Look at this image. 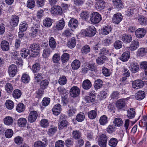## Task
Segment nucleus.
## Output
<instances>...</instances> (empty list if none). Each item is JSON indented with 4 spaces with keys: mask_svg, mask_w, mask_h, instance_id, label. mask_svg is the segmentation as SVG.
<instances>
[{
    "mask_svg": "<svg viewBox=\"0 0 147 147\" xmlns=\"http://www.w3.org/2000/svg\"><path fill=\"white\" fill-rule=\"evenodd\" d=\"M80 66V62L78 60H74L71 63L72 69L74 70L78 69Z\"/></svg>",
    "mask_w": 147,
    "mask_h": 147,
    "instance_id": "obj_33",
    "label": "nucleus"
},
{
    "mask_svg": "<svg viewBox=\"0 0 147 147\" xmlns=\"http://www.w3.org/2000/svg\"><path fill=\"white\" fill-rule=\"evenodd\" d=\"M118 143V141L116 138H113L110 139L109 142V145L111 147H115Z\"/></svg>",
    "mask_w": 147,
    "mask_h": 147,
    "instance_id": "obj_53",
    "label": "nucleus"
},
{
    "mask_svg": "<svg viewBox=\"0 0 147 147\" xmlns=\"http://www.w3.org/2000/svg\"><path fill=\"white\" fill-rule=\"evenodd\" d=\"M60 59L59 55L58 53H55L54 55L52 57L53 62L55 63H57Z\"/></svg>",
    "mask_w": 147,
    "mask_h": 147,
    "instance_id": "obj_60",
    "label": "nucleus"
},
{
    "mask_svg": "<svg viewBox=\"0 0 147 147\" xmlns=\"http://www.w3.org/2000/svg\"><path fill=\"white\" fill-rule=\"evenodd\" d=\"M103 82L100 79H98L95 81L94 86L95 89L98 90L101 88L102 86Z\"/></svg>",
    "mask_w": 147,
    "mask_h": 147,
    "instance_id": "obj_30",
    "label": "nucleus"
},
{
    "mask_svg": "<svg viewBox=\"0 0 147 147\" xmlns=\"http://www.w3.org/2000/svg\"><path fill=\"white\" fill-rule=\"evenodd\" d=\"M139 45V42L137 40H134L131 42L129 49L131 51L135 50L137 49Z\"/></svg>",
    "mask_w": 147,
    "mask_h": 147,
    "instance_id": "obj_21",
    "label": "nucleus"
},
{
    "mask_svg": "<svg viewBox=\"0 0 147 147\" xmlns=\"http://www.w3.org/2000/svg\"><path fill=\"white\" fill-rule=\"evenodd\" d=\"M40 65L38 63H35L33 65L32 67V69L34 73H36L40 69Z\"/></svg>",
    "mask_w": 147,
    "mask_h": 147,
    "instance_id": "obj_63",
    "label": "nucleus"
},
{
    "mask_svg": "<svg viewBox=\"0 0 147 147\" xmlns=\"http://www.w3.org/2000/svg\"><path fill=\"white\" fill-rule=\"evenodd\" d=\"M108 137L104 134L99 136L98 139V143L100 147H106Z\"/></svg>",
    "mask_w": 147,
    "mask_h": 147,
    "instance_id": "obj_3",
    "label": "nucleus"
},
{
    "mask_svg": "<svg viewBox=\"0 0 147 147\" xmlns=\"http://www.w3.org/2000/svg\"><path fill=\"white\" fill-rule=\"evenodd\" d=\"M1 47L2 50L5 51L8 50L9 49V42L6 40H3L1 43Z\"/></svg>",
    "mask_w": 147,
    "mask_h": 147,
    "instance_id": "obj_24",
    "label": "nucleus"
},
{
    "mask_svg": "<svg viewBox=\"0 0 147 147\" xmlns=\"http://www.w3.org/2000/svg\"><path fill=\"white\" fill-rule=\"evenodd\" d=\"M65 23V21L63 19H62L61 20L58 22L56 25L57 29L58 30H62L64 27Z\"/></svg>",
    "mask_w": 147,
    "mask_h": 147,
    "instance_id": "obj_29",
    "label": "nucleus"
},
{
    "mask_svg": "<svg viewBox=\"0 0 147 147\" xmlns=\"http://www.w3.org/2000/svg\"><path fill=\"white\" fill-rule=\"evenodd\" d=\"M90 51V48L88 45H85L82 47L81 49L82 53L83 54H86Z\"/></svg>",
    "mask_w": 147,
    "mask_h": 147,
    "instance_id": "obj_62",
    "label": "nucleus"
},
{
    "mask_svg": "<svg viewBox=\"0 0 147 147\" xmlns=\"http://www.w3.org/2000/svg\"><path fill=\"white\" fill-rule=\"evenodd\" d=\"M130 53L129 51H125L123 53L120 57V59L123 62H126L130 57Z\"/></svg>",
    "mask_w": 147,
    "mask_h": 147,
    "instance_id": "obj_16",
    "label": "nucleus"
},
{
    "mask_svg": "<svg viewBox=\"0 0 147 147\" xmlns=\"http://www.w3.org/2000/svg\"><path fill=\"white\" fill-rule=\"evenodd\" d=\"M30 53L29 50L26 48H23L21 50L20 53L21 56L25 58L27 57Z\"/></svg>",
    "mask_w": 147,
    "mask_h": 147,
    "instance_id": "obj_41",
    "label": "nucleus"
},
{
    "mask_svg": "<svg viewBox=\"0 0 147 147\" xmlns=\"http://www.w3.org/2000/svg\"><path fill=\"white\" fill-rule=\"evenodd\" d=\"M49 84L48 80L46 79L42 81L40 84V88L43 90L46 88Z\"/></svg>",
    "mask_w": 147,
    "mask_h": 147,
    "instance_id": "obj_51",
    "label": "nucleus"
},
{
    "mask_svg": "<svg viewBox=\"0 0 147 147\" xmlns=\"http://www.w3.org/2000/svg\"><path fill=\"white\" fill-rule=\"evenodd\" d=\"M105 2L103 0H98L96 1L95 7L97 9H102L105 7Z\"/></svg>",
    "mask_w": 147,
    "mask_h": 147,
    "instance_id": "obj_19",
    "label": "nucleus"
},
{
    "mask_svg": "<svg viewBox=\"0 0 147 147\" xmlns=\"http://www.w3.org/2000/svg\"><path fill=\"white\" fill-rule=\"evenodd\" d=\"M43 78V75L41 73H36L34 74V79L37 83H39Z\"/></svg>",
    "mask_w": 147,
    "mask_h": 147,
    "instance_id": "obj_47",
    "label": "nucleus"
},
{
    "mask_svg": "<svg viewBox=\"0 0 147 147\" xmlns=\"http://www.w3.org/2000/svg\"><path fill=\"white\" fill-rule=\"evenodd\" d=\"M30 79V77L28 75L26 74H23L22 77V80L23 82L25 83H28L29 82Z\"/></svg>",
    "mask_w": 147,
    "mask_h": 147,
    "instance_id": "obj_61",
    "label": "nucleus"
},
{
    "mask_svg": "<svg viewBox=\"0 0 147 147\" xmlns=\"http://www.w3.org/2000/svg\"><path fill=\"white\" fill-rule=\"evenodd\" d=\"M60 122L59 123L58 128L59 129H62L66 127L68 124L67 121L65 120L64 115L61 116L59 119Z\"/></svg>",
    "mask_w": 147,
    "mask_h": 147,
    "instance_id": "obj_7",
    "label": "nucleus"
},
{
    "mask_svg": "<svg viewBox=\"0 0 147 147\" xmlns=\"http://www.w3.org/2000/svg\"><path fill=\"white\" fill-rule=\"evenodd\" d=\"M138 22L142 25H147V18L144 16L139 17L138 19Z\"/></svg>",
    "mask_w": 147,
    "mask_h": 147,
    "instance_id": "obj_42",
    "label": "nucleus"
},
{
    "mask_svg": "<svg viewBox=\"0 0 147 147\" xmlns=\"http://www.w3.org/2000/svg\"><path fill=\"white\" fill-rule=\"evenodd\" d=\"M22 92L19 89H16L13 92V96L15 99H18L20 98Z\"/></svg>",
    "mask_w": 147,
    "mask_h": 147,
    "instance_id": "obj_35",
    "label": "nucleus"
},
{
    "mask_svg": "<svg viewBox=\"0 0 147 147\" xmlns=\"http://www.w3.org/2000/svg\"><path fill=\"white\" fill-rule=\"evenodd\" d=\"M3 121L4 123L8 125H11L13 122L12 117L9 116L6 117Z\"/></svg>",
    "mask_w": 147,
    "mask_h": 147,
    "instance_id": "obj_39",
    "label": "nucleus"
},
{
    "mask_svg": "<svg viewBox=\"0 0 147 147\" xmlns=\"http://www.w3.org/2000/svg\"><path fill=\"white\" fill-rule=\"evenodd\" d=\"M72 136L73 138L76 140L80 139L81 136V133L78 131H73L72 132Z\"/></svg>",
    "mask_w": 147,
    "mask_h": 147,
    "instance_id": "obj_54",
    "label": "nucleus"
},
{
    "mask_svg": "<svg viewBox=\"0 0 147 147\" xmlns=\"http://www.w3.org/2000/svg\"><path fill=\"white\" fill-rule=\"evenodd\" d=\"M78 22L76 19L72 18L69 21L68 25L72 30H74L76 28L78 25Z\"/></svg>",
    "mask_w": 147,
    "mask_h": 147,
    "instance_id": "obj_10",
    "label": "nucleus"
},
{
    "mask_svg": "<svg viewBox=\"0 0 147 147\" xmlns=\"http://www.w3.org/2000/svg\"><path fill=\"white\" fill-rule=\"evenodd\" d=\"M140 67L141 68L144 69L145 75L147 76V62L143 61L141 62Z\"/></svg>",
    "mask_w": 147,
    "mask_h": 147,
    "instance_id": "obj_64",
    "label": "nucleus"
},
{
    "mask_svg": "<svg viewBox=\"0 0 147 147\" xmlns=\"http://www.w3.org/2000/svg\"><path fill=\"white\" fill-rule=\"evenodd\" d=\"M136 115V112L134 109L133 108L129 109L127 111V116L129 119L134 118Z\"/></svg>",
    "mask_w": 147,
    "mask_h": 147,
    "instance_id": "obj_34",
    "label": "nucleus"
},
{
    "mask_svg": "<svg viewBox=\"0 0 147 147\" xmlns=\"http://www.w3.org/2000/svg\"><path fill=\"white\" fill-rule=\"evenodd\" d=\"M61 106L59 104H56L52 109L53 113L56 115L59 114L61 110Z\"/></svg>",
    "mask_w": 147,
    "mask_h": 147,
    "instance_id": "obj_17",
    "label": "nucleus"
},
{
    "mask_svg": "<svg viewBox=\"0 0 147 147\" xmlns=\"http://www.w3.org/2000/svg\"><path fill=\"white\" fill-rule=\"evenodd\" d=\"M49 43L50 47L52 49H54L56 48L57 43L53 37H50L49 38Z\"/></svg>",
    "mask_w": 147,
    "mask_h": 147,
    "instance_id": "obj_28",
    "label": "nucleus"
},
{
    "mask_svg": "<svg viewBox=\"0 0 147 147\" xmlns=\"http://www.w3.org/2000/svg\"><path fill=\"white\" fill-rule=\"evenodd\" d=\"M27 121L26 119L24 118H21L18 120V126L21 127H25L26 125Z\"/></svg>",
    "mask_w": 147,
    "mask_h": 147,
    "instance_id": "obj_32",
    "label": "nucleus"
},
{
    "mask_svg": "<svg viewBox=\"0 0 147 147\" xmlns=\"http://www.w3.org/2000/svg\"><path fill=\"white\" fill-rule=\"evenodd\" d=\"M51 12L55 15H61L63 12L61 7L58 5L54 6L51 8Z\"/></svg>",
    "mask_w": 147,
    "mask_h": 147,
    "instance_id": "obj_8",
    "label": "nucleus"
},
{
    "mask_svg": "<svg viewBox=\"0 0 147 147\" xmlns=\"http://www.w3.org/2000/svg\"><path fill=\"white\" fill-rule=\"evenodd\" d=\"M49 121L47 119H41L39 123L40 126L44 128H47L49 126Z\"/></svg>",
    "mask_w": 147,
    "mask_h": 147,
    "instance_id": "obj_22",
    "label": "nucleus"
},
{
    "mask_svg": "<svg viewBox=\"0 0 147 147\" xmlns=\"http://www.w3.org/2000/svg\"><path fill=\"white\" fill-rule=\"evenodd\" d=\"M126 105L125 100L124 99H120L117 100L115 103L116 108L119 110L122 109Z\"/></svg>",
    "mask_w": 147,
    "mask_h": 147,
    "instance_id": "obj_11",
    "label": "nucleus"
},
{
    "mask_svg": "<svg viewBox=\"0 0 147 147\" xmlns=\"http://www.w3.org/2000/svg\"><path fill=\"white\" fill-rule=\"evenodd\" d=\"M91 21L94 24L99 23L102 20L101 15L98 13L94 12L92 13L90 16Z\"/></svg>",
    "mask_w": 147,
    "mask_h": 147,
    "instance_id": "obj_1",
    "label": "nucleus"
},
{
    "mask_svg": "<svg viewBox=\"0 0 147 147\" xmlns=\"http://www.w3.org/2000/svg\"><path fill=\"white\" fill-rule=\"evenodd\" d=\"M76 39L74 37L71 38L68 42L67 43V46L70 48H74L76 45Z\"/></svg>",
    "mask_w": 147,
    "mask_h": 147,
    "instance_id": "obj_27",
    "label": "nucleus"
},
{
    "mask_svg": "<svg viewBox=\"0 0 147 147\" xmlns=\"http://www.w3.org/2000/svg\"><path fill=\"white\" fill-rule=\"evenodd\" d=\"M123 44V42L121 41L116 40L114 43L113 46L115 49H119L122 47Z\"/></svg>",
    "mask_w": 147,
    "mask_h": 147,
    "instance_id": "obj_45",
    "label": "nucleus"
},
{
    "mask_svg": "<svg viewBox=\"0 0 147 147\" xmlns=\"http://www.w3.org/2000/svg\"><path fill=\"white\" fill-rule=\"evenodd\" d=\"M5 90L8 93H11L13 89L12 85L9 83H7L5 86Z\"/></svg>",
    "mask_w": 147,
    "mask_h": 147,
    "instance_id": "obj_44",
    "label": "nucleus"
},
{
    "mask_svg": "<svg viewBox=\"0 0 147 147\" xmlns=\"http://www.w3.org/2000/svg\"><path fill=\"white\" fill-rule=\"evenodd\" d=\"M132 87L134 88L138 89L142 87L144 85L143 82L141 80H137L132 83Z\"/></svg>",
    "mask_w": 147,
    "mask_h": 147,
    "instance_id": "obj_14",
    "label": "nucleus"
},
{
    "mask_svg": "<svg viewBox=\"0 0 147 147\" xmlns=\"http://www.w3.org/2000/svg\"><path fill=\"white\" fill-rule=\"evenodd\" d=\"M147 53V48H141L138 49V55L139 56L143 57Z\"/></svg>",
    "mask_w": 147,
    "mask_h": 147,
    "instance_id": "obj_40",
    "label": "nucleus"
},
{
    "mask_svg": "<svg viewBox=\"0 0 147 147\" xmlns=\"http://www.w3.org/2000/svg\"><path fill=\"white\" fill-rule=\"evenodd\" d=\"M13 134V131L11 129H8L5 130V137L7 138L12 137Z\"/></svg>",
    "mask_w": 147,
    "mask_h": 147,
    "instance_id": "obj_59",
    "label": "nucleus"
},
{
    "mask_svg": "<svg viewBox=\"0 0 147 147\" xmlns=\"http://www.w3.org/2000/svg\"><path fill=\"white\" fill-rule=\"evenodd\" d=\"M25 109V106L22 103H20L16 106V110L18 112H22Z\"/></svg>",
    "mask_w": 147,
    "mask_h": 147,
    "instance_id": "obj_46",
    "label": "nucleus"
},
{
    "mask_svg": "<svg viewBox=\"0 0 147 147\" xmlns=\"http://www.w3.org/2000/svg\"><path fill=\"white\" fill-rule=\"evenodd\" d=\"M17 71V67L14 64L11 65L8 68V72L9 76L11 77H13L15 76Z\"/></svg>",
    "mask_w": 147,
    "mask_h": 147,
    "instance_id": "obj_4",
    "label": "nucleus"
},
{
    "mask_svg": "<svg viewBox=\"0 0 147 147\" xmlns=\"http://www.w3.org/2000/svg\"><path fill=\"white\" fill-rule=\"evenodd\" d=\"M40 31V26L38 24L34 25L31 28L29 35L31 37L34 38L38 34Z\"/></svg>",
    "mask_w": 147,
    "mask_h": 147,
    "instance_id": "obj_2",
    "label": "nucleus"
},
{
    "mask_svg": "<svg viewBox=\"0 0 147 147\" xmlns=\"http://www.w3.org/2000/svg\"><path fill=\"white\" fill-rule=\"evenodd\" d=\"M19 22V18L16 15H13L10 21V25L13 27H14L18 25Z\"/></svg>",
    "mask_w": 147,
    "mask_h": 147,
    "instance_id": "obj_13",
    "label": "nucleus"
},
{
    "mask_svg": "<svg viewBox=\"0 0 147 147\" xmlns=\"http://www.w3.org/2000/svg\"><path fill=\"white\" fill-rule=\"evenodd\" d=\"M112 30L111 26L109 25L104 26L101 30V33L103 35H107Z\"/></svg>",
    "mask_w": 147,
    "mask_h": 147,
    "instance_id": "obj_18",
    "label": "nucleus"
},
{
    "mask_svg": "<svg viewBox=\"0 0 147 147\" xmlns=\"http://www.w3.org/2000/svg\"><path fill=\"white\" fill-rule=\"evenodd\" d=\"M69 54L65 53L61 56V59L62 63H65L67 62L69 59Z\"/></svg>",
    "mask_w": 147,
    "mask_h": 147,
    "instance_id": "obj_43",
    "label": "nucleus"
},
{
    "mask_svg": "<svg viewBox=\"0 0 147 147\" xmlns=\"http://www.w3.org/2000/svg\"><path fill=\"white\" fill-rule=\"evenodd\" d=\"M80 16L82 19L86 20L89 18V13L86 11H84L81 13Z\"/></svg>",
    "mask_w": 147,
    "mask_h": 147,
    "instance_id": "obj_48",
    "label": "nucleus"
},
{
    "mask_svg": "<svg viewBox=\"0 0 147 147\" xmlns=\"http://www.w3.org/2000/svg\"><path fill=\"white\" fill-rule=\"evenodd\" d=\"M87 30V36L89 37L93 36L96 34V30L94 27L93 26H88L86 28Z\"/></svg>",
    "mask_w": 147,
    "mask_h": 147,
    "instance_id": "obj_15",
    "label": "nucleus"
},
{
    "mask_svg": "<svg viewBox=\"0 0 147 147\" xmlns=\"http://www.w3.org/2000/svg\"><path fill=\"white\" fill-rule=\"evenodd\" d=\"M121 40L124 43H127L131 42L132 39V36L130 35L123 34L122 35Z\"/></svg>",
    "mask_w": 147,
    "mask_h": 147,
    "instance_id": "obj_23",
    "label": "nucleus"
},
{
    "mask_svg": "<svg viewBox=\"0 0 147 147\" xmlns=\"http://www.w3.org/2000/svg\"><path fill=\"white\" fill-rule=\"evenodd\" d=\"M131 71L134 73H136L139 70V67L137 63H132L130 65Z\"/></svg>",
    "mask_w": 147,
    "mask_h": 147,
    "instance_id": "obj_25",
    "label": "nucleus"
},
{
    "mask_svg": "<svg viewBox=\"0 0 147 147\" xmlns=\"http://www.w3.org/2000/svg\"><path fill=\"white\" fill-rule=\"evenodd\" d=\"M107 59V57L104 56L98 57L96 59L97 63L99 65L103 64Z\"/></svg>",
    "mask_w": 147,
    "mask_h": 147,
    "instance_id": "obj_52",
    "label": "nucleus"
},
{
    "mask_svg": "<svg viewBox=\"0 0 147 147\" xmlns=\"http://www.w3.org/2000/svg\"><path fill=\"white\" fill-rule=\"evenodd\" d=\"M85 116L84 113H80L78 114L76 117V120L79 122L83 121L85 119Z\"/></svg>",
    "mask_w": 147,
    "mask_h": 147,
    "instance_id": "obj_57",
    "label": "nucleus"
},
{
    "mask_svg": "<svg viewBox=\"0 0 147 147\" xmlns=\"http://www.w3.org/2000/svg\"><path fill=\"white\" fill-rule=\"evenodd\" d=\"M99 122L101 125H104L108 122L107 117L105 115L101 116L99 119Z\"/></svg>",
    "mask_w": 147,
    "mask_h": 147,
    "instance_id": "obj_50",
    "label": "nucleus"
},
{
    "mask_svg": "<svg viewBox=\"0 0 147 147\" xmlns=\"http://www.w3.org/2000/svg\"><path fill=\"white\" fill-rule=\"evenodd\" d=\"M114 5L117 8H121L123 7V3L121 0H113Z\"/></svg>",
    "mask_w": 147,
    "mask_h": 147,
    "instance_id": "obj_26",
    "label": "nucleus"
},
{
    "mask_svg": "<svg viewBox=\"0 0 147 147\" xmlns=\"http://www.w3.org/2000/svg\"><path fill=\"white\" fill-rule=\"evenodd\" d=\"M70 96L72 97H76L80 94V90L76 86H74L71 88L69 91Z\"/></svg>",
    "mask_w": 147,
    "mask_h": 147,
    "instance_id": "obj_5",
    "label": "nucleus"
},
{
    "mask_svg": "<svg viewBox=\"0 0 147 147\" xmlns=\"http://www.w3.org/2000/svg\"><path fill=\"white\" fill-rule=\"evenodd\" d=\"M52 20L49 18H46L43 21V25L47 27H50L52 24Z\"/></svg>",
    "mask_w": 147,
    "mask_h": 147,
    "instance_id": "obj_36",
    "label": "nucleus"
},
{
    "mask_svg": "<svg viewBox=\"0 0 147 147\" xmlns=\"http://www.w3.org/2000/svg\"><path fill=\"white\" fill-rule=\"evenodd\" d=\"M57 130V127H53L49 128L47 131V134L50 136H52Z\"/></svg>",
    "mask_w": 147,
    "mask_h": 147,
    "instance_id": "obj_58",
    "label": "nucleus"
},
{
    "mask_svg": "<svg viewBox=\"0 0 147 147\" xmlns=\"http://www.w3.org/2000/svg\"><path fill=\"white\" fill-rule=\"evenodd\" d=\"M38 116L37 111H31L28 117V122L30 123L35 122Z\"/></svg>",
    "mask_w": 147,
    "mask_h": 147,
    "instance_id": "obj_6",
    "label": "nucleus"
},
{
    "mask_svg": "<svg viewBox=\"0 0 147 147\" xmlns=\"http://www.w3.org/2000/svg\"><path fill=\"white\" fill-rule=\"evenodd\" d=\"M28 25L25 22H22L20 25L19 29L20 31H25L27 29Z\"/></svg>",
    "mask_w": 147,
    "mask_h": 147,
    "instance_id": "obj_56",
    "label": "nucleus"
},
{
    "mask_svg": "<svg viewBox=\"0 0 147 147\" xmlns=\"http://www.w3.org/2000/svg\"><path fill=\"white\" fill-rule=\"evenodd\" d=\"M146 31L143 28H138L135 31L136 37L138 38H141L144 37L145 35Z\"/></svg>",
    "mask_w": 147,
    "mask_h": 147,
    "instance_id": "obj_12",
    "label": "nucleus"
},
{
    "mask_svg": "<svg viewBox=\"0 0 147 147\" xmlns=\"http://www.w3.org/2000/svg\"><path fill=\"white\" fill-rule=\"evenodd\" d=\"M123 16L121 13H116L114 14L112 18L113 23L118 24L122 20Z\"/></svg>",
    "mask_w": 147,
    "mask_h": 147,
    "instance_id": "obj_9",
    "label": "nucleus"
},
{
    "mask_svg": "<svg viewBox=\"0 0 147 147\" xmlns=\"http://www.w3.org/2000/svg\"><path fill=\"white\" fill-rule=\"evenodd\" d=\"M5 106L7 108L11 110L13 108L14 103L12 101L8 100L6 102Z\"/></svg>",
    "mask_w": 147,
    "mask_h": 147,
    "instance_id": "obj_55",
    "label": "nucleus"
},
{
    "mask_svg": "<svg viewBox=\"0 0 147 147\" xmlns=\"http://www.w3.org/2000/svg\"><path fill=\"white\" fill-rule=\"evenodd\" d=\"M145 96V92L142 90L139 91L135 94L136 98L138 100H141L144 98Z\"/></svg>",
    "mask_w": 147,
    "mask_h": 147,
    "instance_id": "obj_20",
    "label": "nucleus"
},
{
    "mask_svg": "<svg viewBox=\"0 0 147 147\" xmlns=\"http://www.w3.org/2000/svg\"><path fill=\"white\" fill-rule=\"evenodd\" d=\"M97 116L96 110H91L88 113V116L89 118L91 119H95Z\"/></svg>",
    "mask_w": 147,
    "mask_h": 147,
    "instance_id": "obj_37",
    "label": "nucleus"
},
{
    "mask_svg": "<svg viewBox=\"0 0 147 147\" xmlns=\"http://www.w3.org/2000/svg\"><path fill=\"white\" fill-rule=\"evenodd\" d=\"M51 53V49L49 48H46L43 50L42 55L44 58H47L49 56Z\"/></svg>",
    "mask_w": 147,
    "mask_h": 147,
    "instance_id": "obj_49",
    "label": "nucleus"
},
{
    "mask_svg": "<svg viewBox=\"0 0 147 147\" xmlns=\"http://www.w3.org/2000/svg\"><path fill=\"white\" fill-rule=\"evenodd\" d=\"M113 123L115 126L119 127L122 125L123 121L121 118L118 117L114 119Z\"/></svg>",
    "mask_w": 147,
    "mask_h": 147,
    "instance_id": "obj_38",
    "label": "nucleus"
},
{
    "mask_svg": "<svg viewBox=\"0 0 147 147\" xmlns=\"http://www.w3.org/2000/svg\"><path fill=\"white\" fill-rule=\"evenodd\" d=\"M91 83L88 80H86L83 81L82 84V87L84 89H89L91 87Z\"/></svg>",
    "mask_w": 147,
    "mask_h": 147,
    "instance_id": "obj_31",
    "label": "nucleus"
}]
</instances>
